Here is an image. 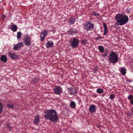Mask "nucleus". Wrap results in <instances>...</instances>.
Wrapping results in <instances>:
<instances>
[{
    "label": "nucleus",
    "mask_w": 133,
    "mask_h": 133,
    "mask_svg": "<svg viewBox=\"0 0 133 133\" xmlns=\"http://www.w3.org/2000/svg\"><path fill=\"white\" fill-rule=\"evenodd\" d=\"M39 80L37 78H34V82L35 83H36L38 82Z\"/></svg>",
    "instance_id": "2f4dec72"
},
{
    "label": "nucleus",
    "mask_w": 133,
    "mask_h": 133,
    "mask_svg": "<svg viewBox=\"0 0 133 133\" xmlns=\"http://www.w3.org/2000/svg\"><path fill=\"white\" fill-rule=\"evenodd\" d=\"M68 90L70 95H74L77 93V90L75 88H68Z\"/></svg>",
    "instance_id": "9b49d317"
},
{
    "label": "nucleus",
    "mask_w": 133,
    "mask_h": 133,
    "mask_svg": "<svg viewBox=\"0 0 133 133\" xmlns=\"http://www.w3.org/2000/svg\"><path fill=\"white\" fill-rule=\"evenodd\" d=\"M22 36V34L20 32H18L17 34V39H20Z\"/></svg>",
    "instance_id": "a878e982"
},
{
    "label": "nucleus",
    "mask_w": 133,
    "mask_h": 133,
    "mask_svg": "<svg viewBox=\"0 0 133 133\" xmlns=\"http://www.w3.org/2000/svg\"><path fill=\"white\" fill-rule=\"evenodd\" d=\"M17 29V25L15 24H13L11 27V30L13 32L16 31Z\"/></svg>",
    "instance_id": "6ab92c4d"
},
{
    "label": "nucleus",
    "mask_w": 133,
    "mask_h": 133,
    "mask_svg": "<svg viewBox=\"0 0 133 133\" xmlns=\"http://www.w3.org/2000/svg\"><path fill=\"white\" fill-rule=\"evenodd\" d=\"M48 32L46 30H44L42 31L40 35L41 40V41H44L45 37L48 34Z\"/></svg>",
    "instance_id": "1a4fd4ad"
},
{
    "label": "nucleus",
    "mask_w": 133,
    "mask_h": 133,
    "mask_svg": "<svg viewBox=\"0 0 133 133\" xmlns=\"http://www.w3.org/2000/svg\"><path fill=\"white\" fill-rule=\"evenodd\" d=\"M70 106L71 108H75L76 107V104L75 102L72 101H71L70 103Z\"/></svg>",
    "instance_id": "4be33fe9"
},
{
    "label": "nucleus",
    "mask_w": 133,
    "mask_h": 133,
    "mask_svg": "<svg viewBox=\"0 0 133 133\" xmlns=\"http://www.w3.org/2000/svg\"><path fill=\"white\" fill-rule=\"evenodd\" d=\"M1 60L3 62H6L7 61V58L5 55H2L0 58Z\"/></svg>",
    "instance_id": "f3484780"
},
{
    "label": "nucleus",
    "mask_w": 133,
    "mask_h": 133,
    "mask_svg": "<svg viewBox=\"0 0 133 133\" xmlns=\"http://www.w3.org/2000/svg\"><path fill=\"white\" fill-rule=\"evenodd\" d=\"M131 115L133 116V107H132L130 109Z\"/></svg>",
    "instance_id": "473e14b6"
},
{
    "label": "nucleus",
    "mask_w": 133,
    "mask_h": 133,
    "mask_svg": "<svg viewBox=\"0 0 133 133\" xmlns=\"http://www.w3.org/2000/svg\"><path fill=\"white\" fill-rule=\"evenodd\" d=\"M44 117L52 122H55L58 119V117L56 111L54 109H46L44 112Z\"/></svg>",
    "instance_id": "f257e3e1"
},
{
    "label": "nucleus",
    "mask_w": 133,
    "mask_h": 133,
    "mask_svg": "<svg viewBox=\"0 0 133 133\" xmlns=\"http://www.w3.org/2000/svg\"><path fill=\"white\" fill-rule=\"evenodd\" d=\"M54 45V43L52 41H48L45 44L46 46L48 48L52 47Z\"/></svg>",
    "instance_id": "2eb2a0df"
},
{
    "label": "nucleus",
    "mask_w": 133,
    "mask_h": 133,
    "mask_svg": "<svg viewBox=\"0 0 133 133\" xmlns=\"http://www.w3.org/2000/svg\"><path fill=\"white\" fill-rule=\"evenodd\" d=\"M52 89L55 93L57 95L60 94L63 90L62 88L59 86L55 87Z\"/></svg>",
    "instance_id": "6e6552de"
},
{
    "label": "nucleus",
    "mask_w": 133,
    "mask_h": 133,
    "mask_svg": "<svg viewBox=\"0 0 133 133\" xmlns=\"http://www.w3.org/2000/svg\"><path fill=\"white\" fill-rule=\"evenodd\" d=\"M128 114L129 115V116H131V113H130L129 112L128 113Z\"/></svg>",
    "instance_id": "f704fd0d"
},
{
    "label": "nucleus",
    "mask_w": 133,
    "mask_h": 133,
    "mask_svg": "<svg viewBox=\"0 0 133 133\" xmlns=\"http://www.w3.org/2000/svg\"><path fill=\"white\" fill-rule=\"evenodd\" d=\"M121 72L123 75H124L126 73V69L124 67L122 68L121 70Z\"/></svg>",
    "instance_id": "5701e85b"
},
{
    "label": "nucleus",
    "mask_w": 133,
    "mask_h": 133,
    "mask_svg": "<svg viewBox=\"0 0 133 133\" xmlns=\"http://www.w3.org/2000/svg\"><path fill=\"white\" fill-rule=\"evenodd\" d=\"M115 98V95L114 94H112L110 95L109 98L111 99H113Z\"/></svg>",
    "instance_id": "cd10ccee"
},
{
    "label": "nucleus",
    "mask_w": 133,
    "mask_h": 133,
    "mask_svg": "<svg viewBox=\"0 0 133 133\" xmlns=\"http://www.w3.org/2000/svg\"><path fill=\"white\" fill-rule=\"evenodd\" d=\"M103 26L104 28V32L103 34V35H105L107 32V25L104 23H103Z\"/></svg>",
    "instance_id": "a211bd4d"
},
{
    "label": "nucleus",
    "mask_w": 133,
    "mask_h": 133,
    "mask_svg": "<svg viewBox=\"0 0 133 133\" xmlns=\"http://www.w3.org/2000/svg\"><path fill=\"white\" fill-rule=\"evenodd\" d=\"M78 33V31L74 29H72V30L70 31V34H72L73 35H75L76 34V33Z\"/></svg>",
    "instance_id": "412c9836"
},
{
    "label": "nucleus",
    "mask_w": 133,
    "mask_h": 133,
    "mask_svg": "<svg viewBox=\"0 0 133 133\" xmlns=\"http://www.w3.org/2000/svg\"><path fill=\"white\" fill-rule=\"evenodd\" d=\"M39 116L37 115L36 117L34 119V123L36 124L38 123L39 121Z\"/></svg>",
    "instance_id": "aec40b11"
},
{
    "label": "nucleus",
    "mask_w": 133,
    "mask_h": 133,
    "mask_svg": "<svg viewBox=\"0 0 133 133\" xmlns=\"http://www.w3.org/2000/svg\"><path fill=\"white\" fill-rule=\"evenodd\" d=\"M23 43L22 42H19L14 45L13 49L15 51L17 50L23 46Z\"/></svg>",
    "instance_id": "9d476101"
},
{
    "label": "nucleus",
    "mask_w": 133,
    "mask_h": 133,
    "mask_svg": "<svg viewBox=\"0 0 133 133\" xmlns=\"http://www.w3.org/2000/svg\"><path fill=\"white\" fill-rule=\"evenodd\" d=\"M104 91L103 89L99 88L97 89L96 90L97 92L99 94H101Z\"/></svg>",
    "instance_id": "b1692460"
},
{
    "label": "nucleus",
    "mask_w": 133,
    "mask_h": 133,
    "mask_svg": "<svg viewBox=\"0 0 133 133\" xmlns=\"http://www.w3.org/2000/svg\"><path fill=\"white\" fill-rule=\"evenodd\" d=\"M24 38L23 42L24 44L26 46H30L31 44V38L29 35H25L24 36Z\"/></svg>",
    "instance_id": "423d86ee"
},
{
    "label": "nucleus",
    "mask_w": 133,
    "mask_h": 133,
    "mask_svg": "<svg viewBox=\"0 0 133 133\" xmlns=\"http://www.w3.org/2000/svg\"><path fill=\"white\" fill-rule=\"evenodd\" d=\"M89 111L90 113H95L96 111V107L95 105H92L89 107Z\"/></svg>",
    "instance_id": "ddd939ff"
},
{
    "label": "nucleus",
    "mask_w": 133,
    "mask_h": 133,
    "mask_svg": "<svg viewBox=\"0 0 133 133\" xmlns=\"http://www.w3.org/2000/svg\"><path fill=\"white\" fill-rule=\"evenodd\" d=\"M76 18L74 17H70L69 18V20L68 21V22L69 24H73L76 22Z\"/></svg>",
    "instance_id": "4468645a"
},
{
    "label": "nucleus",
    "mask_w": 133,
    "mask_h": 133,
    "mask_svg": "<svg viewBox=\"0 0 133 133\" xmlns=\"http://www.w3.org/2000/svg\"><path fill=\"white\" fill-rule=\"evenodd\" d=\"M3 17H4V18H5L6 17V16L5 15H3Z\"/></svg>",
    "instance_id": "c9c22d12"
},
{
    "label": "nucleus",
    "mask_w": 133,
    "mask_h": 133,
    "mask_svg": "<svg viewBox=\"0 0 133 133\" xmlns=\"http://www.w3.org/2000/svg\"><path fill=\"white\" fill-rule=\"evenodd\" d=\"M128 99L130 101V104L133 105V95H129L128 97Z\"/></svg>",
    "instance_id": "dca6fc26"
},
{
    "label": "nucleus",
    "mask_w": 133,
    "mask_h": 133,
    "mask_svg": "<svg viewBox=\"0 0 133 133\" xmlns=\"http://www.w3.org/2000/svg\"><path fill=\"white\" fill-rule=\"evenodd\" d=\"M103 38L101 37L100 35H99L96 38V40L100 39L101 38Z\"/></svg>",
    "instance_id": "7c9ffc66"
},
{
    "label": "nucleus",
    "mask_w": 133,
    "mask_h": 133,
    "mask_svg": "<svg viewBox=\"0 0 133 133\" xmlns=\"http://www.w3.org/2000/svg\"><path fill=\"white\" fill-rule=\"evenodd\" d=\"M79 40L76 38H71L70 41V44L72 47L74 48H76L79 45Z\"/></svg>",
    "instance_id": "20e7f679"
},
{
    "label": "nucleus",
    "mask_w": 133,
    "mask_h": 133,
    "mask_svg": "<svg viewBox=\"0 0 133 133\" xmlns=\"http://www.w3.org/2000/svg\"><path fill=\"white\" fill-rule=\"evenodd\" d=\"M99 14L98 13H95L94 14V15L95 16H99Z\"/></svg>",
    "instance_id": "72a5a7b5"
},
{
    "label": "nucleus",
    "mask_w": 133,
    "mask_h": 133,
    "mask_svg": "<svg viewBox=\"0 0 133 133\" xmlns=\"http://www.w3.org/2000/svg\"><path fill=\"white\" fill-rule=\"evenodd\" d=\"M98 49L101 52L104 53V54L102 55V57L105 58L107 56L108 54V50L107 49H104L103 46H99L98 47Z\"/></svg>",
    "instance_id": "0eeeda50"
},
{
    "label": "nucleus",
    "mask_w": 133,
    "mask_h": 133,
    "mask_svg": "<svg viewBox=\"0 0 133 133\" xmlns=\"http://www.w3.org/2000/svg\"><path fill=\"white\" fill-rule=\"evenodd\" d=\"M88 41L86 39L82 40L81 41V43L83 44H84L87 43Z\"/></svg>",
    "instance_id": "bb28decb"
},
{
    "label": "nucleus",
    "mask_w": 133,
    "mask_h": 133,
    "mask_svg": "<svg viewBox=\"0 0 133 133\" xmlns=\"http://www.w3.org/2000/svg\"><path fill=\"white\" fill-rule=\"evenodd\" d=\"M8 55L10 58L14 59H17L19 57V56L15 53L9 52L8 53Z\"/></svg>",
    "instance_id": "f8f14e48"
},
{
    "label": "nucleus",
    "mask_w": 133,
    "mask_h": 133,
    "mask_svg": "<svg viewBox=\"0 0 133 133\" xmlns=\"http://www.w3.org/2000/svg\"><path fill=\"white\" fill-rule=\"evenodd\" d=\"M115 18L118 25H124L126 24L129 20L128 16L124 14H117L116 15Z\"/></svg>",
    "instance_id": "f03ea898"
},
{
    "label": "nucleus",
    "mask_w": 133,
    "mask_h": 133,
    "mask_svg": "<svg viewBox=\"0 0 133 133\" xmlns=\"http://www.w3.org/2000/svg\"><path fill=\"white\" fill-rule=\"evenodd\" d=\"M7 107L9 108H13V105L12 104H8L6 105Z\"/></svg>",
    "instance_id": "c756f323"
},
{
    "label": "nucleus",
    "mask_w": 133,
    "mask_h": 133,
    "mask_svg": "<svg viewBox=\"0 0 133 133\" xmlns=\"http://www.w3.org/2000/svg\"><path fill=\"white\" fill-rule=\"evenodd\" d=\"M7 128H8L9 130H11L12 128V127L10 124V123H8L7 124Z\"/></svg>",
    "instance_id": "c85d7f7f"
},
{
    "label": "nucleus",
    "mask_w": 133,
    "mask_h": 133,
    "mask_svg": "<svg viewBox=\"0 0 133 133\" xmlns=\"http://www.w3.org/2000/svg\"><path fill=\"white\" fill-rule=\"evenodd\" d=\"M84 25L85 29L87 31L92 30L94 27L93 24L89 21L86 22L84 24Z\"/></svg>",
    "instance_id": "39448f33"
},
{
    "label": "nucleus",
    "mask_w": 133,
    "mask_h": 133,
    "mask_svg": "<svg viewBox=\"0 0 133 133\" xmlns=\"http://www.w3.org/2000/svg\"><path fill=\"white\" fill-rule=\"evenodd\" d=\"M3 104L0 102V114H1L3 112Z\"/></svg>",
    "instance_id": "393cba45"
},
{
    "label": "nucleus",
    "mask_w": 133,
    "mask_h": 133,
    "mask_svg": "<svg viewBox=\"0 0 133 133\" xmlns=\"http://www.w3.org/2000/svg\"><path fill=\"white\" fill-rule=\"evenodd\" d=\"M119 58L118 56L115 52L111 51L109 54V60L110 62L112 63H115L118 62Z\"/></svg>",
    "instance_id": "7ed1b4c3"
}]
</instances>
